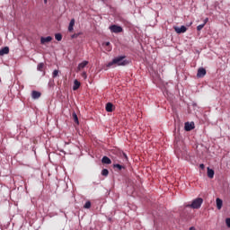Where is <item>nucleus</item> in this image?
Wrapping results in <instances>:
<instances>
[{"label":"nucleus","instance_id":"1","mask_svg":"<svg viewBox=\"0 0 230 230\" xmlns=\"http://www.w3.org/2000/svg\"><path fill=\"white\" fill-rule=\"evenodd\" d=\"M130 64V60L127 59V56H118L112 59V61L107 64V67H111V66H128Z\"/></svg>","mask_w":230,"mask_h":230},{"label":"nucleus","instance_id":"2","mask_svg":"<svg viewBox=\"0 0 230 230\" xmlns=\"http://www.w3.org/2000/svg\"><path fill=\"white\" fill-rule=\"evenodd\" d=\"M204 199L202 198H197L192 200L191 204L186 206V208H191L192 209H200Z\"/></svg>","mask_w":230,"mask_h":230},{"label":"nucleus","instance_id":"3","mask_svg":"<svg viewBox=\"0 0 230 230\" xmlns=\"http://www.w3.org/2000/svg\"><path fill=\"white\" fill-rule=\"evenodd\" d=\"M110 30H111V33H121V31H123V27H121L119 25L113 24V25L110 26Z\"/></svg>","mask_w":230,"mask_h":230},{"label":"nucleus","instance_id":"4","mask_svg":"<svg viewBox=\"0 0 230 230\" xmlns=\"http://www.w3.org/2000/svg\"><path fill=\"white\" fill-rule=\"evenodd\" d=\"M174 31H176V33H186V31H188V28L184 25H181V27H174Z\"/></svg>","mask_w":230,"mask_h":230},{"label":"nucleus","instance_id":"5","mask_svg":"<svg viewBox=\"0 0 230 230\" xmlns=\"http://www.w3.org/2000/svg\"><path fill=\"white\" fill-rule=\"evenodd\" d=\"M184 128H185L186 132H190V130H193L195 128V123L185 122Z\"/></svg>","mask_w":230,"mask_h":230},{"label":"nucleus","instance_id":"6","mask_svg":"<svg viewBox=\"0 0 230 230\" xmlns=\"http://www.w3.org/2000/svg\"><path fill=\"white\" fill-rule=\"evenodd\" d=\"M206 68L204 67H199L198 69V73H197V77L198 78H204L205 75H206Z\"/></svg>","mask_w":230,"mask_h":230},{"label":"nucleus","instance_id":"7","mask_svg":"<svg viewBox=\"0 0 230 230\" xmlns=\"http://www.w3.org/2000/svg\"><path fill=\"white\" fill-rule=\"evenodd\" d=\"M8 53H10L9 47H4L0 49V57H4V55H8Z\"/></svg>","mask_w":230,"mask_h":230},{"label":"nucleus","instance_id":"8","mask_svg":"<svg viewBox=\"0 0 230 230\" xmlns=\"http://www.w3.org/2000/svg\"><path fill=\"white\" fill-rule=\"evenodd\" d=\"M41 96V93H40V92H38V91H35V90H33L32 92H31V98H32V100H39V98Z\"/></svg>","mask_w":230,"mask_h":230},{"label":"nucleus","instance_id":"9","mask_svg":"<svg viewBox=\"0 0 230 230\" xmlns=\"http://www.w3.org/2000/svg\"><path fill=\"white\" fill-rule=\"evenodd\" d=\"M51 40H53V38L51 36H48V37H41L40 38V43L41 44H46V42H51Z\"/></svg>","mask_w":230,"mask_h":230},{"label":"nucleus","instance_id":"10","mask_svg":"<svg viewBox=\"0 0 230 230\" xmlns=\"http://www.w3.org/2000/svg\"><path fill=\"white\" fill-rule=\"evenodd\" d=\"M87 64H89V61H86V60L83 61L82 63H79L77 66V70L82 71V69H84V67H85Z\"/></svg>","mask_w":230,"mask_h":230},{"label":"nucleus","instance_id":"11","mask_svg":"<svg viewBox=\"0 0 230 230\" xmlns=\"http://www.w3.org/2000/svg\"><path fill=\"white\" fill-rule=\"evenodd\" d=\"M216 204H217V209H222V206L224 204V201L220 198H217Z\"/></svg>","mask_w":230,"mask_h":230},{"label":"nucleus","instance_id":"12","mask_svg":"<svg viewBox=\"0 0 230 230\" xmlns=\"http://www.w3.org/2000/svg\"><path fill=\"white\" fill-rule=\"evenodd\" d=\"M208 179H213L215 177V171L208 167Z\"/></svg>","mask_w":230,"mask_h":230},{"label":"nucleus","instance_id":"13","mask_svg":"<svg viewBox=\"0 0 230 230\" xmlns=\"http://www.w3.org/2000/svg\"><path fill=\"white\" fill-rule=\"evenodd\" d=\"M114 107V104H112L111 102H107L106 103V112H112V109Z\"/></svg>","mask_w":230,"mask_h":230},{"label":"nucleus","instance_id":"14","mask_svg":"<svg viewBox=\"0 0 230 230\" xmlns=\"http://www.w3.org/2000/svg\"><path fill=\"white\" fill-rule=\"evenodd\" d=\"M102 163L103 164H111L112 163V161L111 160V158H109L108 156H103L102 158Z\"/></svg>","mask_w":230,"mask_h":230},{"label":"nucleus","instance_id":"15","mask_svg":"<svg viewBox=\"0 0 230 230\" xmlns=\"http://www.w3.org/2000/svg\"><path fill=\"white\" fill-rule=\"evenodd\" d=\"M75 27V19H72L68 25V31H73Z\"/></svg>","mask_w":230,"mask_h":230},{"label":"nucleus","instance_id":"16","mask_svg":"<svg viewBox=\"0 0 230 230\" xmlns=\"http://www.w3.org/2000/svg\"><path fill=\"white\" fill-rule=\"evenodd\" d=\"M80 88V82L78 80L74 81L73 91H77Z\"/></svg>","mask_w":230,"mask_h":230},{"label":"nucleus","instance_id":"17","mask_svg":"<svg viewBox=\"0 0 230 230\" xmlns=\"http://www.w3.org/2000/svg\"><path fill=\"white\" fill-rule=\"evenodd\" d=\"M72 116H73V118H74V121H75V123H76V125H80V121L78 120V115H76V112H73L72 113Z\"/></svg>","mask_w":230,"mask_h":230},{"label":"nucleus","instance_id":"18","mask_svg":"<svg viewBox=\"0 0 230 230\" xmlns=\"http://www.w3.org/2000/svg\"><path fill=\"white\" fill-rule=\"evenodd\" d=\"M113 168H117L119 171H121L125 167L119 164H113Z\"/></svg>","mask_w":230,"mask_h":230},{"label":"nucleus","instance_id":"19","mask_svg":"<svg viewBox=\"0 0 230 230\" xmlns=\"http://www.w3.org/2000/svg\"><path fill=\"white\" fill-rule=\"evenodd\" d=\"M55 39H56V40L60 42V40H62V34L61 33H56L55 34Z\"/></svg>","mask_w":230,"mask_h":230},{"label":"nucleus","instance_id":"20","mask_svg":"<svg viewBox=\"0 0 230 230\" xmlns=\"http://www.w3.org/2000/svg\"><path fill=\"white\" fill-rule=\"evenodd\" d=\"M44 69V63H40L37 66V71H42Z\"/></svg>","mask_w":230,"mask_h":230},{"label":"nucleus","instance_id":"21","mask_svg":"<svg viewBox=\"0 0 230 230\" xmlns=\"http://www.w3.org/2000/svg\"><path fill=\"white\" fill-rule=\"evenodd\" d=\"M84 209H91V201H86L84 205Z\"/></svg>","mask_w":230,"mask_h":230},{"label":"nucleus","instance_id":"22","mask_svg":"<svg viewBox=\"0 0 230 230\" xmlns=\"http://www.w3.org/2000/svg\"><path fill=\"white\" fill-rule=\"evenodd\" d=\"M102 175L103 177H107V176L109 175V170H108V169H103V170L102 171Z\"/></svg>","mask_w":230,"mask_h":230},{"label":"nucleus","instance_id":"23","mask_svg":"<svg viewBox=\"0 0 230 230\" xmlns=\"http://www.w3.org/2000/svg\"><path fill=\"white\" fill-rule=\"evenodd\" d=\"M58 76V70L55 69L52 73V78H57Z\"/></svg>","mask_w":230,"mask_h":230},{"label":"nucleus","instance_id":"24","mask_svg":"<svg viewBox=\"0 0 230 230\" xmlns=\"http://www.w3.org/2000/svg\"><path fill=\"white\" fill-rule=\"evenodd\" d=\"M80 35H82V32H77L75 33L71 36L72 39H78V37H80Z\"/></svg>","mask_w":230,"mask_h":230},{"label":"nucleus","instance_id":"25","mask_svg":"<svg viewBox=\"0 0 230 230\" xmlns=\"http://www.w3.org/2000/svg\"><path fill=\"white\" fill-rule=\"evenodd\" d=\"M204 26H205L204 23H201V24L198 25L197 26V31H200L202 30V28H204Z\"/></svg>","mask_w":230,"mask_h":230},{"label":"nucleus","instance_id":"26","mask_svg":"<svg viewBox=\"0 0 230 230\" xmlns=\"http://www.w3.org/2000/svg\"><path fill=\"white\" fill-rule=\"evenodd\" d=\"M226 224L227 227H230V217H227L226 219Z\"/></svg>","mask_w":230,"mask_h":230},{"label":"nucleus","instance_id":"27","mask_svg":"<svg viewBox=\"0 0 230 230\" xmlns=\"http://www.w3.org/2000/svg\"><path fill=\"white\" fill-rule=\"evenodd\" d=\"M208 22H209V18H205L203 21L204 26H206V24H208Z\"/></svg>","mask_w":230,"mask_h":230},{"label":"nucleus","instance_id":"28","mask_svg":"<svg viewBox=\"0 0 230 230\" xmlns=\"http://www.w3.org/2000/svg\"><path fill=\"white\" fill-rule=\"evenodd\" d=\"M122 156L124 157V159H126V161H128V156H127L126 153H122Z\"/></svg>","mask_w":230,"mask_h":230},{"label":"nucleus","instance_id":"29","mask_svg":"<svg viewBox=\"0 0 230 230\" xmlns=\"http://www.w3.org/2000/svg\"><path fill=\"white\" fill-rule=\"evenodd\" d=\"M82 76H83V78H84V79L87 78V73L83 72Z\"/></svg>","mask_w":230,"mask_h":230},{"label":"nucleus","instance_id":"30","mask_svg":"<svg viewBox=\"0 0 230 230\" xmlns=\"http://www.w3.org/2000/svg\"><path fill=\"white\" fill-rule=\"evenodd\" d=\"M199 168H201V170H204V168H205L204 164H199Z\"/></svg>","mask_w":230,"mask_h":230},{"label":"nucleus","instance_id":"31","mask_svg":"<svg viewBox=\"0 0 230 230\" xmlns=\"http://www.w3.org/2000/svg\"><path fill=\"white\" fill-rule=\"evenodd\" d=\"M105 46H111V42H109V41L106 42V43H105Z\"/></svg>","mask_w":230,"mask_h":230},{"label":"nucleus","instance_id":"32","mask_svg":"<svg viewBox=\"0 0 230 230\" xmlns=\"http://www.w3.org/2000/svg\"><path fill=\"white\" fill-rule=\"evenodd\" d=\"M44 4H48V0H44Z\"/></svg>","mask_w":230,"mask_h":230},{"label":"nucleus","instance_id":"33","mask_svg":"<svg viewBox=\"0 0 230 230\" xmlns=\"http://www.w3.org/2000/svg\"><path fill=\"white\" fill-rule=\"evenodd\" d=\"M190 230H195V228L193 226L190 227Z\"/></svg>","mask_w":230,"mask_h":230},{"label":"nucleus","instance_id":"34","mask_svg":"<svg viewBox=\"0 0 230 230\" xmlns=\"http://www.w3.org/2000/svg\"><path fill=\"white\" fill-rule=\"evenodd\" d=\"M102 3H105L107 0H102Z\"/></svg>","mask_w":230,"mask_h":230}]
</instances>
